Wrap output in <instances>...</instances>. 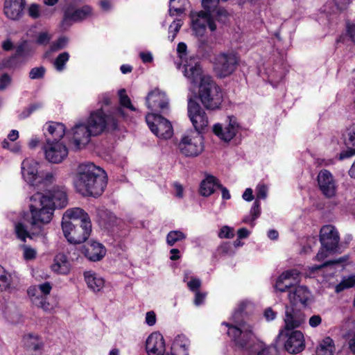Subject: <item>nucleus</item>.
<instances>
[{"mask_svg":"<svg viewBox=\"0 0 355 355\" xmlns=\"http://www.w3.org/2000/svg\"><path fill=\"white\" fill-rule=\"evenodd\" d=\"M22 342L28 350L38 352L44 347V343L37 334L29 333L23 336Z\"/></svg>","mask_w":355,"mask_h":355,"instance_id":"nucleus-29","label":"nucleus"},{"mask_svg":"<svg viewBox=\"0 0 355 355\" xmlns=\"http://www.w3.org/2000/svg\"><path fill=\"white\" fill-rule=\"evenodd\" d=\"M146 104L151 111L160 110L164 113L165 110L168 109V98L164 92L159 89H155L149 92L146 97Z\"/></svg>","mask_w":355,"mask_h":355,"instance_id":"nucleus-20","label":"nucleus"},{"mask_svg":"<svg viewBox=\"0 0 355 355\" xmlns=\"http://www.w3.org/2000/svg\"><path fill=\"white\" fill-rule=\"evenodd\" d=\"M354 286H355V275L345 276L341 282L336 286L335 291L339 293L345 289L352 288Z\"/></svg>","mask_w":355,"mask_h":355,"instance_id":"nucleus-36","label":"nucleus"},{"mask_svg":"<svg viewBox=\"0 0 355 355\" xmlns=\"http://www.w3.org/2000/svg\"><path fill=\"white\" fill-rule=\"evenodd\" d=\"M111 102V94L110 93H105L101 94L98 98V103L101 105V107H103L105 113L112 114L114 116L120 115L124 116V112L120 107H115L112 111H110L107 107L110 105Z\"/></svg>","mask_w":355,"mask_h":355,"instance_id":"nucleus-33","label":"nucleus"},{"mask_svg":"<svg viewBox=\"0 0 355 355\" xmlns=\"http://www.w3.org/2000/svg\"><path fill=\"white\" fill-rule=\"evenodd\" d=\"M335 352L334 342L330 337L324 338L316 349V355H334Z\"/></svg>","mask_w":355,"mask_h":355,"instance_id":"nucleus-35","label":"nucleus"},{"mask_svg":"<svg viewBox=\"0 0 355 355\" xmlns=\"http://www.w3.org/2000/svg\"><path fill=\"white\" fill-rule=\"evenodd\" d=\"M268 189L264 184H258L256 188V200H264L267 197Z\"/></svg>","mask_w":355,"mask_h":355,"instance_id":"nucleus-52","label":"nucleus"},{"mask_svg":"<svg viewBox=\"0 0 355 355\" xmlns=\"http://www.w3.org/2000/svg\"><path fill=\"white\" fill-rule=\"evenodd\" d=\"M62 11L63 16L60 27L64 30L74 23L83 22L94 16V8L89 4L78 7L75 3L69 2L62 7Z\"/></svg>","mask_w":355,"mask_h":355,"instance_id":"nucleus-7","label":"nucleus"},{"mask_svg":"<svg viewBox=\"0 0 355 355\" xmlns=\"http://www.w3.org/2000/svg\"><path fill=\"white\" fill-rule=\"evenodd\" d=\"M64 219L74 220L76 223L90 220L88 214L80 207L68 209L63 214Z\"/></svg>","mask_w":355,"mask_h":355,"instance_id":"nucleus-31","label":"nucleus"},{"mask_svg":"<svg viewBox=\"0 0 355 355\" xmlns=\"http://www.w3.org/2000/svg\"><path fill=\"white\" fill-rule=\"evenodd\" d=\"M238 62L234 53H220L215 58L214 70L220 78L228 76L236 70Z\"/></svg>","mask_w":355,"mask_h":355,"instance_id":"nucleus-13","label":"nucleus"},{"mask_svg":"<svg viewBox=\"0 0 355 355\" xmlns=\"http://www.w3.org/2000/svg\"><path fill=\"white\" fill-rule=\"evenodd\" d=\"M22 178L26 182L33 187H39L40 173L38 172V163L33 159H24L21 166Z\"/></svg>","mask_w":355,"mask_h":355,"instance_id":"nucleus-19","label":"nucleus"},{"mask_svg":"<svg viewBox=\"0 0 355 355\" xmlns=\"http://www.w3.org/2000/svg\"><path fill=\"white\" fill-rule=\"evenodd\" d=\"M11 282V275L0 265V291H3L9 288Z\"/></svg>","mask_w":355,"mask_h":355,"instance_id":"nucleus-38","label":"nucleus"},{"mask_svg":"<svg viewBox=\"0 0 355 355\" xmlns=\"http://www.w3.org/2000/svg\"><path fill=\"white\" fill-rule=\"evenodd\" d=\"M343 137L346 146L355 147V124L347 128Z\"/></svg>","mask_w":355,"mask_h":355,"instance_id":"nucleus-39","label":"nucleus"},{"mask_svg":"<svg viewBox=\"0 0 355 355\" xmlns=\"http://www.w3.org/2000/svg\"><path fill=\"white\" fill-rule=\"evenodd\" d=\"M146 123L150 131L158 138L170 139L173 135L171 122L159 114L148 113L146 116Z\"/></svg>","mask_w":355,"mask_h":355,"instance_id":"nucleus-12","label":"nucleus"},{"mask_svg":"<svg viewBox=\"0 0 355 355\" xmlns=\"http://www.w3.org/2000/svg\"><path fill=\"white\" fill-rule=\"evenodd\" d=\"M183 73L193 87L198 86V96L205 108H219L223 98L222 90L210 76L202 75L200 65L195 59L186 61Z\"/></svg>","mask_w":355,"mask_h":355,"instance_id":"nucleus-3","label":"nucleus"},{"mask_svg":"<svg viewBox=\"0 0 355 355\" xmlns=\"http://www.w3.org/2000/svg\"><path fill=\"white\" fill-rule=\"evenodd\" d=\"M250 214L252 219H257L261 214V205L260 202L255 200L250 211Z\"/></svg>","mask_w":355,"mask_h":355,"instance_id":"nucleus-53","label":"nucleus"},{"mask_svg":"<svg viewBox=\"0 0 355 355\" xmlns=\"http://www.w3.org/2000/svg\"><path fill=\"white\" fill-rule=\"evenodd\" d=\"M239 130V125L234 116H228L224 124L218 123L213 127L214 133L225 142L231 141Z\"/></svg>","mask_w":355,"mask_h":355,"instance_id":"nucleus-15","label":"nucleus"},{"mask_svg":"<svg viewBox=\"0 0 355 355\" xmlns=\"http://www.w3.org/2000/svg\"><path fill=\"white\" fill-rule=\"evenodd\" d=\"M98 6L103 12H110L113 8V4L110 0H100L98 3Z\"/></svg>","mask_w":355,"mask_h":355,"instance_id":"nucleus-56","label":"nucleus"},{"mask_svg":"<svg viewBox=\"0 0 355 355\" xmlns=\"http://www.w3.org/2000/svg\"><path fill=\"white\" fill-rule=\"evenodd\" d=\"M188 116L196 132L200 134L208 125V118L200 105L191 98L188 101Z\"/></svg>","mask_w":355,"mask_h":355,"instance_id":"nucleus-16","label":"nucleus"},{"mask_svg":"<svg viewBox=\"0 0 355 355\" xmlns=\"http://www.w3.org/2000/svg\"><path fill=\"white\" fill-rule=\"evenodd\" d=\"M178 149L182 155L187 157L198 156L204 150L203 137L198 132H191L182 136Z\"/></svg>","mask_w":355,"mask_h":355,"instance_id":"nucleus-11","label":"nucleus"},{"mask_svg":"<svg viewBox=\"0 0 355 355\" xmlns=\"http://www.w3.org/2000/svg\"><path fill=\"white\" fill-rule=\"evenodd\" d=\"M188 3V0H169V15L171 17L180 16L186 10Z\"/></svg>","mask_w":355,"mask_h":355,"instance_id":"nucleus-34","label":"nucleus"},{"mask_svg":"<svg viewBox=\"0 0 355 355\" xmlns=\"http://www.w3.org/2000/svg\"><path fill=\"white\" fill-rule=\"evenodd\" d=\"M16 55L26 56L28 55V44L26 41L22 42L16 49Z\"/></svg>","mask_w":355,"mask_h":355,"instance_id":"nucleus-55","label":"nucleus"},{"mask_svg":"<svg viewBox=\"0 0 355 355\" xmlns=\"http://www.w3.org/2000/svg\"><path fill=\"white\" fill-rule=\"evenodd\" d=\"M277 345H283L290 354H298L305 347L303 334L298 330H280L276 338Z\"/></svg>","mask_w":355,"mask_h":355,"instance_id":"nucleus-10","label":"nucleus"},{"mask_svg":"<svg viewBox=\"0 0 355 355\" xmlns=\"http://www.w3.org/2000/svg\"><path fill=\"white\" fill-rule=\"evenodd\" d=\"M69 242L73 244H79L85 242L89 236L92 232L91 220H86L84 223H76Z\"/></svg>","mask_w":355,"mask_h":355,"instance_id":"nucleus-23","label":"nucleus"},{"mask_svg":"<svg viewBox=\"0 0 355 355\" xmlns=\"http://www.w3.org/2000/svg\"><path fill=\"white\" fill-rule=\"evenodd\" d=\"M36 256V251L35 249L25 246L24 248V257L26 260H31Z\"/></svg>","mask_w":355,"mask_h":355,"instance_id":"nucleus-58","label":"nucleus"},{"mask_svg":"<svg viewBox=\"0 0 355 355\" xmlns=\"http://www.w3.org/2000/svg\"><path fill=\"white\" fill-rule=\"evenodd\" d=\"M347 148L345 150H343L340 154H339V159L340 160H343L345 159H347V158H349V157H352V156L355 155V147H350V146H347Z\"/></svg>","mask_w":355,"mask_h":355,"instance_id":"nucleus-54","label":"nucleus"},{"mask_svg":"<svg viewBox=\"0 0 355 355\" xmlns=\"http://www.w3.org/2000/svg\"><path fill=\"white\" fill-rule=\"evenodd\" d=\"M139 57L144 63H150L153 61V55L150 51H141L139 53Z\"/></svg>","mask_w":355,"mask_h":355,"instance_id":"nucleus-61","label":"nucleus"},{"mask_svg":"<svg viewBox=\"0 0 355 355\" xmlns=\"http://www.w3.org/2000/svg\"><path fill=\"white\" fill-rule=\"evenodd\" d=\"M85 123L92 132L93 136L101 134L106 129L114 130L117 128L115 116L105 113L103 107L92 111Z\"/></svg>","mask_w":355,"mask_h":355,"instance_id":"nucleus-8","label":"nucleus"},{"mask_svg":"<svg viewBox=\"0 0 355 355\" xmlns=\"http://www.w3.org/2000/svg\"><path fill=\"white\" fill-rule=\"evenodd\" d=\"M84 255L91 261L101 260L106 254L105 246L96 241H90L83 248Z\"/></svg>","mask_w":355,"mask_h":355,"instance_id":"nucleus-24","label":"nucleus"},{"mask_svg":"<svg viewBox=\"0 0 355 355\" xmlns=\"http://www.w3.org/2000/svg\"><path fill=\"white\" fill-rule=\"evenodd\" d=\"M32 303L38 308L42 309L46 313H53L58 306V302L56 301H48L46 296L37 297L32 299Z\"/></svg>","mask_w":355,"mask_h":355,"instance_id":"nucleus-32","label":"nucleus"},{"mask_svg":"<svg viewBox=\"0 0 355 355\" xmlns=\"http://www.w3.org/2000/svg\"><path fill=\"white\" fill-rule=\"evenodd\" d=\"M84 277L88 288L94 293L101 291L104 287V279L93 271H85Z\"/></svg>","mask_w":355,"mask_h":355,"instance_id":"nucleus-27","label":"nucleus"},{"mask_svg":"<svg viewBox=\"0 0 355 355\" xmlns=\"http://www.w3.org/2000/svg\"><path fill=\"white\" fill-rule=\"evenodd\" d=\"M11 83V78L7 73H3L0 77V90L6 89Z\"/></svg>","mask_w":355,"mask_h":355,"instance_id":"nucleus-59","label":"nucleus"},{"mask_svg":"<svg viewBox=\"0 0 355 355\" xmlns=\"http://www.w3.org/2000/svg\"><path fill=\"white\" fill-rule=\"evenodd\" d=\"M284 321L285 325L282 330L295 331L294 329L300 327L304 322L305 315L292 306H286Z\"/></svg>","mask_w":355,"mask_h":355,"instance_id":"nucleus-21","label":"nucleus"},{"mask_svg":"<svg viewBox=\"0 0 355 355\" xmlns=\"http://www.w3.org/2000/svg\"><path fill=\"white\" fill-rule=\"evenodd\" d=\"M41 180H40V184L44 186L49 185L55 181V174L53 172H47L45 174L40 173Z\"/></svg>","mask_w":355,"mask_h":355,"instance_id":"nucleus-46","label":"nucleus"},{"mask_svg":"<svg viewBox=\"0 0 355 355\" xmlns=\"http://www.w3.org/2000/svg\"><path fill=\"white\" fill-rule=\"evenodd\" d=\"M68 38L65 36L60 37L57 41L53 42L50 46V51L52 52L59 51L65 48L68 44Z\"/></svg>","mask_w":355,"mask_h":355,"instance_id":"nucleus-44","label":"nucleus"},{"mask_svg":"<svg viewBox=\"0 0 355 355\" xmlns=\"http://www.w3.org/2000/svg\"><path fill=\"white\" fill-rule=\"evenodd\" d=\"M206 297V293H201L199 291L195 292V299H194V304L196 306L201 305Z\"/></svg>","mask_w":355,"mask_h":355,"instance_id":"nucleus-64","label":"nucleus"},{"mask_svg":"<svg viewBox=\"0 0 355 355\" xmlns=\"http://www.w3.org/2000/svg\"><path fill=\"white\" fill-rule=\"evenodd\" d=\"M43 150L46 160L53 164L62 162L68 155L66 146L60 141H52L50 137H47Z\"/></svg>","mask_w":355,"mask_h":355,"instance_id":"nucleus-14","label":"nucleus"},{"mask_svg":"<svg viewBox=\"0 0 355 355\" xmlns=\"http://www.w3.org/2000/svg\"><path fill=\"white\" fill-rule=\"evenodd\" d=\"M145 322L148 326H153L156 323V315L154 311H148L146 314Z\"/></svg>","mask_w":355,"mask_h":355,"instance_id":"nucleus-60","label":"nucleus"},{"mask_svg":"<svg viewBox=\"0 0 355 355\" xmlns=\"http://www.w3.org/2000/svg\"><path fill=\"white\" fill-rule=\"evenodd\" d=\"M232 323L223 322L228 327L227 334L235 347L248 355H279L276 345L266 346L254 335L252 326L245 320L243 308L236 309L232 315Z\"/></svg>","mask_w":355,"mask_h":355,"instance_id":"nucleus-2","label":"nucleus"},{"mask_svg":"<svg viewBox=\"0 0 355 355\" xmlns=\"http://www.w3.org/2000/svg\"><path fill=\"white\" fill-rule=\"evenodd\" d=\"M187 235L180 230L170 231L166 235V243L169 246H173L175 243L184 240Z\"/></svg>","mask_w":355,"mask_h":355,"instance_id":"nucleus-37","label":"nucleus"},{"mask_svg":"<svg viewBox=\"0 0 355 355\" xmlns=\"http://www.w3.org/2000/svg\"><path fill=\"white\" fill-rule=\"evenodd\" d=\"M182 26V21L181 19H175L169 26L168 28V39L172 42L176 37V35L179 32L181 26Z\"/></svg>","mask_w":355,"mask_h":355,"instance_id":"nucleus-43","label":"nucleus"},{"mask_svg":"<svg viewBox=\"0 0 355 355\" xmlns=\"http://www.w3.org/2000/svg\"><path fill=\"white\" fill-rule=\"evenodd\" d=\"M46 69L44 67L33 68L29 72V78L32 80L42 78L45 74Z\"/></svg>","mask_w":355,"mask_h":355,"instance_id":"nucleus-47","label":"nucleus"},{"mask_svg":"<svg viewBox=\"0 0 355 355\" xmlns=\"http://www.w3.org/2000/svg\"><path fill=\"white\" fill-rule=\"evenodd\" d=\"M51 268L58 274H68L70 271V263L66 255L62 253L57 254L54 259V263L51 266Z\"/></svg>","mask_w":355,"mask_h":355,"instance_id":"nucleus-30","label":"nucleus"},{"mask_svg":"<svg viewBox=\"0 0 355 355\" xmlns=\"http://www.w3.org/2000/svg\"><path fill=\"white\" fill-rule=\"evenodd\" d=\"M318 185L321 193L327 198L334 197L338 184L332 173L327 170H321L317 177Z\"/></svg>","mask_w":355,"mask_h":355,"instance_id":"nucleus-17","label":"nucleus"},{"mask_svg":"<svg viewBox=\"0 0 355 355\" xmlns=\"http://www.w3.org/2000/svg\"><path fill=\"white\" fill-rule=\"evenodd\" d=\"M68 204L67 189L63 186H54L46 192H36L29 198L31 230L28 232L21 223L15 225L18 239L26 241V238L39 239L47 243L48 229L46 227L52 220L55 209H62Z\"/></svg>","mask_w":355,"mask_h":355,"instance_id":"nucleus-1","label":"nucleus"},{"mask_svg":"<svg viewBox=\"0 0 355 355\" xmlns=\"http://www.w3.org/2000/svg\"><path fill=\"white\" fill-rule=\"evenodd\" d=\"M347 259V257H340V258L337 259H333V260L327 261H325L324 263H323L321 265L315 266L313 267L312 270H319V269H321L322 268H324V267H327V266H331V265L338 264V263L346 261Z\"/></svg>","mask_w":355,"mask_h":355,"instance_id":"nucleus-50","label":"nucleus"},{"mask_svg":"<svg viewBox=\"0 0 355 355\" xmlns=\"http://www.w3.org/2000/svg\"><path fill=\"white\" fill-rule=\"evenodd\" d=\"M69 59L68 52H62L60 53L54 60L53 65L58 71H62L65 68V64Z\"/></svg>","mask_w":355,"mask_h":355,"instance_id":"nucleus-40","label":"nucleus"},{"mask_svg":"<svg viewBox=\"0 0 355 355\" xmlns=\"http://www.w3.org/2000/svg\"><path fill=\"white\" fill-rule=\"evenodd\" d=\"M51 38L52 35L47 32H41L37 35L35 42L38 45L46 46L49 43Z\"/></svg>","mask_w":355,"mask_h":355,"instance_id":"nucleus-48","label":"nucleus"},{"mask_svg":"<svg viewBox=\"0 0 355 355\" xmlns=\"http://www.w3.org/2000/svg\"><path fill=\"white\" fill-rule=\"evenodd\" d=\"M46 137H50L52 141H60L65 135V125L62 123L50 122L47 124Z\"/></svg>","mask_w":355,"mask_h":355,"instance_id":"nucleus-28","label":"nucleus"},{"mask_svg":"<svg viewBox=\"0 0 355 355\" xmlns=\"http://www.w3.org/2000/svg\"><path fill=\"white\" fill-rule=\"evenodd\" d=\"M339 241V234L335 227L331 225L323 226L320 232L321 248L315 256V260L322 261L329 254L335 252Z\"/></svg>","mask_w":355,"mask_h":355,"instance_id":"nucleus-9","label":"nucleus"},{"mask_svg":"<svg viewBox=\"0 0 355 355\" xmlns=\"http://www.w3.org/2000/svg\"><path fill=\"white\" fill-rule=\"evenodd\" d=\"M300 272L297 269H290L283 272L277 278L275 288L279 292H288V298L291 304L303 306L307 304L310 292L306 286H294L298 281Z\"/></svg>","mask_w":355,"mask_h":355,"instance_id":"nucleus-5","label":"nucleus"},{"mask_svg":"<svg viewBox=\"0 0 355 355\" xmlns=\"http://www.w3.org/2000/svg\"><path fill=\"white\" fill-rule=\"evenodd\" d=\"M107 182L106 173L93 163L80 164L73 180L77 191L85 196H100Z\"/></svg>","mask_w":355,"mask_h":355,"instance_id":"nucleus-4","label":"nucleus"},{"mask_svg":"<svg viewBox=\"0 0 355 355\" xmlns=\"http://www.w3.org/2000/svg\"><path fill=\"white\" fill-rule=\"evenodd\" d=\"M118 93L121 106L128 108L131 111H135L136 108L132 105L130 98L126 95L125 89H121L119 90Z\"/></svg>","mask_w":355,"mask_h":355,"instance_id":"nucleus-41","label":"nucleus"},{"mask_svg":"<svg viewBox=\"0 0 355 355\" xmlns=\"http://www.w3.org/2000/svg\"><path fill=\"white\" fill-rule=\"evenodd\" d=\"M76 225V223L73 224L70 219L64 220V216H62V229L64 236L68 241L69 236H71L72 232H73V230L75 228Z\"/></svg>","mask_w":355,"mask_h":355,"instance_id":"nucleus-42","label":"nucleus"},{"mask_svg":"<svg viewBox=\"0 0 355 355\" xmlns=\"http://www.w3.org/2000/svg\"><path fill=\"white\" fill-rule=\"evenodd\" d=\"M42 106V105L40 103L30 105L28 107L25 108L24 110L21 112V113L19 114V119H24L28 117L33 112L41 108Z\"/></svg>","mask_w":355,"mask_h":355,"instance_id":"nucleus-45","label":"nucleus"},{"mask_svg":"<svg viewBox=\"0 0 355 355\" xmlns=\"http://www.w3.org/2000/svg\"><path fill=\"white\" fill-rule=\"evenodd\" d=\"M40 295L46 296L49 295L52 289V286L49 282H44L38 285Z\"/></svg>","mask_w":355,"mask_h":355,"instance_id":"nucleus-57","label":"nucleus"},{"mask_svg":"<svg viewBox=\"0 0 355 355\" xmlns=\"http://www.w3.org/2000/svg\"><path fill=\"white\" fill-rule=\"evenodd\" d=\"M213 13L216 14L217 20L223 24L227 21L229 17L227 11L219 7L218 5L214 10L211 12L205 10V11H191L190 12L191 28L196 36L198 37L204 36L207 28L211 32L216 30V24L211 17Z\"/></svg>","mask_w":355,"mask_h":355,"instance_id":"nucleus-6","label":"nucleus"},{"mask_svg":"<svg viewBox=\"0 0 355 355\" xmlns=\"http://www.w3.org/2000/svg\"><path fill=\"white\" fill-rule=\"evenodd\" d=\"M218 236L220 239H230L234 235L233 228L225 225L222 227L218 232Z\"/></svg>","mask_w":355,"mask_h":355,"instance_id":"nucleus-51","label":"nucleus"},{"mask_svg":"<svg viewBox=\"0 0 355 355\" xmlns=\"http://www.w3.org/2000/svg\"><path fill=\"white\" fill-rule=\"evenodd\" d=\"M263 316L267 321H272L277 317V313L274 311L272 308L268 307L265 309L263 312Z\"/></svg>","mask_w":355,"mask_h":355,"instance_id":"nucleus-62","label":"nucleus"},{"mask_svg":"<svg viewBox=\"0 0 355 355\" xmlns=\"http://www.w3.org/2000/svg\"><path fill=\"white\" fill-rule=\"evenodd\" d=\"M322 322V318L319 315H312L309 320V324L311 327H317Z\"/></svg>","mask_w":355,"mask_h":355,"instance_id":"nucleus-63","label":"nucleus"},{"mask_svg":"<svg viewBox=\"0 0 355 355\" xmlns=\"http://www.w3.org/2000/svg\"><path fill=\"white\" fill-rule=\"evenodd\" d=\"M25 4V0H5L4 13L8 18L17 20L22 15Z\"/></svg>","mask_w":355,"mask_h":355,"instance_id":"nucleus-25","label":"nucleus"},{"mask_svg":"<svg viewBox=\"0 0 355 355\" xmlns=\"http://www.w3.org/2000/svg\"><path fill=\"white\" fill-rule=\"evenodd\" d=\"M146 349L148 355H164L165 343L162 335L158 332L150 334L146 341Z\"/></svg>","mask_w":355,"mask_h":355,"instance_id":"nucleus-22","label":"nucleus"},{"mask_svg":"<svg viewBox=\"0 0 355 355\" xmlns=\"http://www.w3.org/2000/svg\"><path fill=\"white\" fill-rule=\"evenodd\" d=\"M201 280L199 278L196 277H191L187 285L191 291L197 292L201 286Z\"/></svg>","mask_w":355,"mask_h":355,"instance_id":"nucleus-49","label":"nucleus"},{"mask_svg":"<svg viewBox=\"0 0 355 355\" xmlns=\"http://www.w3.org/2000/svg\"><path fill=\"white\" fill-rule=\"evenodd\" d=\"M219 180L214 175L206 174L205 178L200 184L199 193L204 197H209L215 191V188H218Z\"/></svg>","mask_w":355,"mask_h":355,"instance_id":"nucleus-26","label":"nucleus"},{"mask_svg":"<svg viewBox=\"0 0 355 355\" xmlns=\"http://www.w3.org/2000/svg\"><path fill=\"white\" fill-rule=\"evenodd\" d=\"M71 136V140L76 148L80 149L85 146L93 136L92 132L85 123H76L68 133Z\"/></svg>","mask_w":355,"mask_h":355,"instance_id":"nucleus-18","label":"nucleus"}]
</instances>
